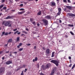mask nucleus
Instances as JSON below:
<instances>
[{"label":"nucleus","instance_id":"nucleus-1","mask_svg":"<svg viewBox=\"0 0 75 75\" xmlns=\"http://www.w3.org/2000/svg\"><path fill=\"white\" fill-rule=\"evenodd\" d=\"M2 25H4V26H8V27H11L12 25V21H4L2 23Z\"/></svg>","mask_w":75,"mask_h":75},{"label":"nucleus","instance_id":"nucleus-2","mask_svg":"<svg viewBox=\"0 0 75 75\" xmlns=\"http://www.w3.org/2000/svg\"><path fill=\"white\" fill-rule=\"evenodd\" d=\"M50 62H52V63H53V64H54L57 66H58V64L59 62V61L52 60L50 61Z\"/></svg>","mask_w":75,"mask_h":75},{"label":"nucleus","instance_id":"nucleus-3","mask_svg":"<svg viewBox=\"0 0 75 75\" xmlns=\"http://www.w3.org/2000/svg\"><path fill=\"white\" fill-rule=\"evenodd\" d=\"M49 67H50V64H47L45 67H44V65H42V68L43 69H47V68H48Z\"/></svg>","mask_w":75,"mask_h":75},{"label":"nucleus","instance_id":"nucleus-4","mask_svg":"<svg viewBox=\"0 0 75 75\" xmlns=\"http://www.w3.org/2000/svg\"><path fill=\"white\" fill-rule=\"evenodd\" d=\"M0 75L2 73V72H4V71H5V68L4 67H1L0 68Z\"/></svg>","mask_w":75,"mask_h":75},{"label":"nucleus","instance_id":"nucleus-5","mask_svg":"<svg viewBox=\"0 0 75 75\" xmlns=\"http://www.w3.org/2000/svg\"><path fill=\"white\" fill-rule=\"evenodd\" d=\"M42 21H43V23H44L45 25H47L48 24V22L47 20H46V19H43Z\"/></svg>","mask_w":75,"mask_h":75},{"label":"nucleus","instance_id":"nucleus-6","mask_svg":"<svg viewBox=\"0 0 75 75\" xmlns=\"http://www.w3.org/2000/svg\"><path fill=\"white\" fill-rule=\"evenodd\" d=\"M50 5L51 6H55L56 5L55 2H52L50 3Z\"/></svg>","mask_w":75,"mask_h":75},{"label":"nucleus","instance_id":"nucleus-7","mask_svg":"<svg viewBox=\"0 0 75 75\" xmlns=\"http://www.w3.org/2000/svg\"><path fill=\"white\" fill-rule=\"evenodd\" d=\"M45 18L46 19H48V20H50L51 18V17L50 16V15H47V16H46Z\"/></svg>","mask_w":75,"mask_h":75},{"label":"nucleus","instance_id":"nucleus-8","mask_svg":"<svg viewBox=\"0 0 75 75\" xmlns=\"http://www.w3.org/2000/svg\"><path fill=\"white\" fill-rule=\"evenodd\" d=\"M68 15L69 16H70L71 17H75V15L73 13H68Z\"/></svg>","mask_w":75,"mask_h":75},{"label":"nucleus","instance_id":"nucleus-9","mask_svg":"<svg viewBox=\"0 0 75 75\" xmlns=\"http://www.w3.org/2000/svg\"><path fill=\"white\" fill-rule=\"evenodd\" d=\"M11 63H12V62H11V61H8L6 62V65H8L9 64H11Z\"/></svg>","mask_w":75,"mask_h":75},{"label":"nucleus","instance_id":"nucleus-10","mask_svg":"<svg viewBox=\"0 0 75 75\" xmlns=\"http://www.w3.org/2000/svg\"><path fill=\"white\" fill-rule=\"evenodd\" d=\"M66 8H68V9H69L70 10H72V7L70 6H66Z\"/></svg>","mask_w":75,"mask_h":75},{"label":"nucleus","instance_id":"nucleus-11","mask_svg":"<svg viewBox=\"0 0 75 75\" xmlns=\"http://www.w3.org/2000/svg\"><path fill=\"white\" fill-rule=\"evenodd\" d=\"M12 18V17L10 16H8L5 18V19H10V18Z\"/></svg>","mask_w":75,"mask_h":75},{"label":"nucleus","instance_id":"nucleus-12","mask_svg":"<svg viewBox=\"0 0 75 75\" xmlns=\"http://www.w3.org/2000/svg\"><path fill=\"white\" fill-rule=\"evenodd\" d=\"M46 52L47 54H49L50 53V49H47L46 50Z\"/></svg>","mask_w":75,"mask_h":75},{"label":"nucleus","instance_id":"nucleus-13","mask_svg":"<svg viewBox=\"0 0 75 75\" xmlns=\"http://www.w3.org/2000/svg\"><path fill=\"white\" fill-rule=\"evenodd\" d=\"M12 41H13L12 38L10 39L8 41V42H12Z\"/></svg>","mask_w":75,"mask_h":75},{"label":"nucleus","instance_id":"nucleus-14","mask_svg":"<svg viewBox=\"0 0 75 75\" xmlns=\"http://www.w3.org/2000/svg\"><path fill=\"white\" fill-rule=\"evenodd\" d=\"M58 12L61 13L62 9L61 8H58Z\"/></svg>","mask_w":75,"mask_h":75},{"label":"nucleus","instance_id":"nucleus-15","mask_svg":"<svg viewBox=\"0 0 75 75\" xmlns=\"http://www.w3.org/2000/svg\"><path fill=\"white\" fill-rule=\"evenodd\" d=\"M25 11H22V12H19V14H23V13H25Z\"/></svg>","mask_w":75,"mask_h":75},{"label":"nucleus","instance_id":"nucleus-16","mask_svg":"<svg viewBox=\"0 0 75 75\" xmlns=\"http://www.w3.org/2000/svg\"><path fill=\"white\" fill-rule=\"evenodd\" d=\"M41 14V11H40L38 13L37 15H38V16H40Z\"/></svg>","mask_w":75,"mask_h":75},{"label":"nucleus","instance_id":"nucleus-17","mask_svg":"<svg viewBox=\"0 0 75 75\" xmlns=\"http://www.w3.org/2000/svg\"><path fill=\"white\" fill-rule=\"evenodd\" d=\"M61 13L58 12V13L56 14V16H60Z\"/></svg>","mask_w":75,"mask_h":75},{"label":"nucleus","instance_id":"nucleus-18","mask_svg":"<svg viewBox=\"0 0 75 75\" xmlns=\"http://www.w3.org/2000/svg\"><path fill=\"white\" fill-rule=\"evenodd\" d=\"M68 26L69 27H74V25L69 24L68 25Z\"/></svg>","mask_w":75,"mask_h":75},{"label":"nucleus","instance_id":"nucleus-19","mask_svg":"<svg viewBox=\"0 0 75 75\" xmlns=\"http://www.w3.org/2000/svg\"><path fill=\"white\" fill-rule=\"evenodd\" d=\"M4 6V4H2L0 6V9H1V8H2V7H3Z\"/></svg>","mask_w":75,"mask_h":75},{"label":"nucleus","instance_id":"nucleus-20","mask_svg":"<svg viewBox=\"0 0 75 75\" xmlns=\"http://www.w3.org/2000/svg\"><path fill=\"white\" fill-rule=\"evenodd\" d=\"M32 23L34 25H36V22L35 21L33 22Z\"/></svg>","mask_w":75,"mask_h":75},{"label":"nucleus","instance_id":"nucleus-21","mask_svg":"<svg viewBox=\"0 0 75 75\" xmlns=\"http://www.w3.org/2000/svg\"><path fill=\"white\" fill-rule=\"evenodd\" d=\"M75 67V63L74 65H73V66L72 67V68H71L72 69H74V67Z\"/></svg>","mask_w":75,"mask_h":75},{"label":"nucleus","instance_id":"nucleus-22","mask_svg":"<svg viewBox=\"0 0 75 75\" xmlns=\"http://www.w3.org/2000/svg\"><path fill=\"white\" fill-rule=\"evenodd\" d=\"M2 34L1 35V36H3V35H4V34H5V32L4 31L2 32Z\"/></svg>","mask_w":75,"mask_h":75},{"label":"nucleus","instance_id":"nucleus-23","mask_svg":"<svg viewBox=\"0 0 75 75\" xmlns=\"http://www.w3.org/2000/svg\"><path fill=\"white\" fill-rule=\"evenodd\" d=\"M23 50V48H20L19 49V51H21Z\"/></svg>","mask_w":75,"mask_h":75},{"label":"nucleus","instance_id":"nucleus-24","mask_svg":"<svg viewBox=\"0 0 75 75\" xmlns=\"http://www.w3.org/2000/svg\"><path fill=\"white\" fill-rule=\"evenodd\" d=\"M11 73L8 72L7 73V74L8 75H11Z\"/></svg>","mask_w":75,"mask_h":75},{"label":"nucleus","instance_id":"nucleus-25","mask_svg":"<svg viewBox=\"0 0 75 75\" xmlns=\"http://www.w3.org/2000/svg\"><path fill=\"white\" fill-rule=\"evenodd\" d=\"M37 60H38V58H37V57H36L35 58V61H37Z\"/></svg>","mask_w":75,"mask_h":75},{"label":"nucleus","instance_id":"nucleus-26","mask_svg":"<svg viewBox=\"0 0 75 75\" xmlns=\"http://www.w3.org/2000/svg\"><path fill=\"white\" fill-rule=\"evenodd\" d=\"M18 31H17L16 32H15L14 33V34L15 35V34H17V33H18Z\"/></svg>","mask_w":75,"mask_h":75},{"label":"nucleus","instance_id":"nucleus-27","mask_svg":"<svg viewBox=\"0 0 75 75\" xmlns=\"http://www.w3.org/2000/svg\"><path fill=\"white\" fill-rule=\"evenodd\" d=\"M34 21V19L33 18H32L30 19V21L31 22H33Z\"/></svg>","mask_w":75,"mask_h":75},{"label":"nucleus","instance_id":"nucleus-28","mask_svg":"<svg viewBox=\"0 0 75 75\" xmlns=\"http://www.w3.org/2000/svg\"><path fill=\"white\" fill-rule=\"evenodd\" d=\"M70 33H71V34L72 35H74V33H73L72 31H70Z\"/></svg>","mask_w":75,"mask_h":75},{"label":"nucleus","instance_id":"nucleus-29","mask_svg":"<svg viewBox=\"0 0 75 75\" xmlns=\"http://www.w3.org/2000/svg\"><path fill=\"white\" fill-rule=\"evenodd\" d=\"M18 41H19V37H18L17 38V40H16V42H17Z\"/></svg>","mask_w":75,"mask_h":75},{"label":"nucleus","instance_id":"nucleus-30","mask_svg":"<svg viewBox=\"0 0 75 75\" xmlns=\"http://www.w3.org/2000/svg\"><path fill=\"white\" fill-rule=\"evenodd\" d=\"M23 72L24 71H22V73L21 74V75H24V73H23Z\"/></svg>","mask_w":75,"mask_h":75},{"label":"nucleus","instance_id":"nucleus-31","mask_svg":"<svg viewBox=\"0 0 75 75\" xmlns=\"http://www.w3.org/2000/svg\"><path fill=\"white\" fill-rule=\"evenodd\" d=\"M22 33H25V34H27V32H25V31H23L22 32Z\"/></svg>","mask_w":75,"mask_h":75},{"label":"nucleus","instance_id":"nucleus-32","mask_svg":"<svg viewBox=\"0 0 75 75\" xmlns=\"http://www.w3.org/2000/svg\"><path fill=\"white\" fill-rule=\"evenodd\" d=\"M24 10V9L23 8H21L20 9V11H23Z\"/></svg>","mask_w":75,"mask_h":75},{"label":"nucleus","instance_id":"nucleus-33","mask_svg":"<svg viewBox=\"0 0 75 75\" xmlns=\"http://www.w3.org/2000/svg\"><path fill=\"white\" fill-rule=\"evenodd\" d=\"M3 10H6V7H4L3 8Z\"/></svg>","mask_w":75,"mask_h":75},{"label":"nucleus","instance_id":"nucleus-34","mask_svg":"<svg viewBox=\"0 0 75 75\" xmlns=\"http://www.w3.org/2000/svg\"><path fill=\"white\" fill-rule=\"evenodd\" d=\"M4 35H8V33H5Z\"/></svg>","mask_w":75,"mask_h":75},{"label":"nucleus","instance_id":"nucleus-35","mask_svg":"<svg viewBox=\"0 0 75 75\" xmlns=\"http://www.w3.org/2000/svg\"><path fill=\"white\" fill-rule=\"evenodd\" d=\"M63 2L64 3H67V0H63Z\"/></svg>","mask_w":75,"mask_h":75},{"label":"nucleus","instance_id":"nucleus-36","mask_svg":"<svg viewBox=\"0 0 75 75\" xmlns=\"http://www.w3.org/2000/svg\"><path fill=\"white\" fill-rule=\"evenodd\" d=\"M22 6H23V4H21L20 5V7H22Z\"/></svg>","mask_w":75,"mask_h":75},{"label":"nucleus","instance_id":"nucleus-37","mask_svg":"<svg viewBox=\"0 0 75 75\" xmlns=\"http://www.w3.org/2000/svg\"><path fill=\"white\" fill-rule=\"evenodd\" d=\"M21 45H22V43H21L19 44V46L20 47V46H21Z\"/></svg>","mask_w":75,"mask_h":75},{"label":"nucleus","instance_id":"nucleus-38","mask_svg":"<svg viewBox=\"0 0 75 75\" xmlns=\"http://www.w3.org/2000/svg\"><path fill=\"white\" fill-rule=\"evenodd\" d=\"M26 45H27L28 46H30V45H31V44H27Z\"/></svg>","mask_w":75,"mask_h":75},{"label":"nucleus","instance_id":"nucleus-39","mask_svg":"<svg viewBox=\"0 0 75 75\" xmlns=\"http://www.w3.org/2000/svg\"><path fill=\"white\" fill-rule=\"evenodd\" d=\"M59 23H62V21H61V20H59Z\"/></svg>","mask_w":75,"mask_h":75},{"label":"nucleus","instance_id":"nucleus-40","mask_svg":"<svg viewBox=\"0 0 75 75\" xmlns=\"http://www.w3.org/2000/svg\"><path fill=\"white\" fill-rule=\"evenodd\" d=\"M40 75H45V74L42 73H40Z\"/></svg>","mask_w":75,"mask_h":75},{"label":"nucleus","instance_id":"nucleus-41","mask_svg":"<svg viewBox=\"0 0 75 75\" xmlns=\"http://www.w3.org/2000/svg\"><path fill=\"white\" fill-rule=\"evenodd\" d=\"M5 1V0H2V1H1V3H4Z\"/></svg>","mask_w":75,"mask_h":75},{"label":"nucleus","instance_id":"nucleus-42","mask_svg":"<svg viewBox=\"0 0 75 75\" xmlns=\"http://www.w3.org/2000/svg\"><path fill=\"white\" fill-rule=\"evenodd\" d=\"M67 1L68 3H71V1H70V0H67Z\"/></svg>","mask_w":75,"mask_h":75},{"label":"nucleus","instance_id":"nucleus-43","mask_svg":"<svg viewBox=\"0 0 75 75\" xmlns=\"http://www.w3.org/2000/svg\"><path fill=\"white\" fill-rule=\"evenodd\" d=\"M72 64H70L69 66V67H72Z\"/></svg>","mask_w":75,"mask_h":75},{"label":"nucleus","instance_id":"nucleus-44","mask_svg":"<svg viewBox=\"0 0 75 75\" xmlns=\"http://www.w3.org/2000/svg\"><path fill=\"white\" fill-rule=\"evenodd\" d=\"M26 67L25 65L24 64L23 65V67H22V68H23V67Z\"/></svg>","mask_w":75,"mask_h":75},{"label":"nucleus","instance_id":"nucleus-45","mask_svg":"<svg viewBox=\"0 0 75 75\" xmlns=\"http://www.w3.org/2000/svg\"><path fill=\"white\" fill-rule=\"evenodd\" d=\"M26 71H27V69H25V70L24 71V72H26Z\"/></svg>","mask_w":75,"mask_h":75},{"label":"nucleus","instance_id":"nucleus-46","mask_svg":"<svg viewBox=\"0 0 75 75\" xmlns=\"http://www.w3.org/2000/svg\"><path fill=\"white\" fill-rule=\"evenodd\" d=\"M54 54H55V52H52V54L54 55Z\"/></svg>","mask_w":75,"mask_h":75},{"label":"nucleus","instance_id":"nucleus-47","mask_svg":"<svg viewBox=\"0 0 75 75\" xmlns=\"http://www.w3.org/2000/svg\"><path fill=\"white\" fill-rule=\"evenodd\" d=\"M3 51H0V54H2L3 53Z\"/></svg>","mask_w":75,"mask_h":75},{"label":"nucleus","instance_id":"nucleus-48","mask_svg":"<svg viewBox=\"0 0 75 75\" xmlns=\"http://www.w3.org/2000/svg\"><path fill=\"white\" fill-rule=\"evenodd\" d=\"M17 30V29H14V30H13V31H16V30Z\"/></svg>","mask_w":75,"mask_h":75},{"label":"nucleus","instance_id":"nucleus-49","mask_svg":"<svg viewBox=\"0 0 75 75\" xmlns=\"http://www.w3.org/2000/svg\"><path fill=\"white\" fill-rule=\"evenodd\" d=\"M69 59H71V57H69Z\"/></svg>","mask_w":75,"mask_h":75},{"label":"nucleus","instance_id":"nucleus-50","mask_svg":"<svg viewBox=\"0 0 75 75\" xmlns=\"http://www.w3.org/2000/svg\"><path fill=\"white\" fill-rule=\"evenodd\" d=\"M22 36H23V37H24V36H25V35L23 34H22Z\"/></svg>","mask_w":75,"mask_h":75},{"label":"nucleus","instance_id":"nucleus-51","mask_svg":"<svg viewBox=\"0 0 75 75\" xmlns=\"http://www.w3.org/2000/svg\"><path fill=\"white\" fill-rule=\"evenodd\" d=\"M9 56L10 57H12V54H9Z\"/></svg>","mask_w":75,"mask_h":75},{"label":"nucleus","instance_id":"nucleus-52","mask_svg":"<svg viewBox=\"0 0 75 75\" xmlns=\"http://www.w3.org/2000/svg\"><path fill=\"white\" fill-rule=\"evenodd\" d=\"M54 57V54H52L51 57Z\"/></svg>","mask_w":75,"mask_h":75},{"label":"nucleus","instance_id":"nucleus-53","mask_svg":"<svg viewBox=\"0 0 75 75\" xmlns=\"http://www.w3.org/2000/svg\"><path fill=\"white\" fill-rule=\"evenodd\" d=\"M36 46H35L34 47V48L35 50V49H36Z\"/></svg>","mask_w":75,"mask_h":75},{"label":"nucleus","instance_id":"nucleus-54","mask_svg":"<svg viewBox=\"0 0 75 75\" xmlns=\"http://www.w3.org/2000/svg\"><path fill=\"white\" fill-rule=\"evenodd\" d=\"M17 52H13V54H17Z\"/></svg>","mask_w":75,"mask_h":75},{"label":"nucleus","instance_id":"nucleus-55","mask_svg":"<svg viewBox=\"0 0 75 75\" xmlns=\"http://www.w3.org/2000/svg\"><path fill=\"white\" fill-rule=\"evenodd\" d=\"M25 29H26V30H27V31H28V30H29V29H28L27 28H26Z\"/></svg>","mask_w":75,"mask_h":75},{"label":"nucleus","instance_id":"nucleus-56","mask_svg":"<svg viewBox=\"0 0 75 75\" xmlns=\"http://www.w3.org/2000/svg\"><path fill=\"white\" fill-rule=\"evenodd\" d=\"M2 59H3V60H4V57H2Z\"/></svg>","mask_w":75,"mask_h":75},{"label":"nucleus","instance_id":"nucleus-57","mask_svg":"<svg viewBox=\"0 0 75 75\" xmlns=\"http://www.w3.org/2000/svg\"><path fill=\"white\" fill-rule=\"evenodd\" d=\"M8 52H9V51H8L6 52V54H8Z\"/></svg>","mask_w":75,"mask_h":75},{"label":"nucleus","instance_id":"nucleus-58","mask_svg":"<svg viewBox=\"0 0 75 75\" xmlns=\"http://www.w3.org/2000/svg\"><path fill=\"white\" fill-rule=\"evenodd\" d=\"M42 49H43V50H45V47H43Z\"/></svg>","mask_w":75,"mask_h":75},{"label":"nucleus","instance_id":"nucleus-59","mask_svg":"<svg viewBox=\"0 0 75 75\" xmlns=\"http://www.w3.org/2000/svg\"><path fill=\"white\" fill-rule=\"evenodd\" d=\"M56 1L58 2H59V0H56Z\"/></svg>","mask_w":75,"mask_h":75},{"label":"nucleus","instance_id":"nucleus-60","mask_svg":"<svg viewBox=\"0 0 75 75\" xmlns=\"http://www.w3.org/2000/svg\"><path fill=\"white\" fill-rule=\"evenodd\" d=\"M37 25L38 26H40V24L39 23H38Z\"/></svg>","mask_w":75,"mask_h":75},{"label":"nucleus","instance_id":"nucleus-61","mask_svg":"<svg viewBox=\"0 0 75 75\" xmlns=\"http://www.w3.org/2000/svg\"><path fill=\"white\" fill-rule=\"evenodd\" d=\"M35 59H33V62H35Z\"/></svg>","mask_w":75,"mask_h":75},{"label":"nucleus","instance_id":"nucleus-62","mask_svg":"<svg viewBox=\"0 0 75 75\" xmlns=\"http://www.w3.org/2000/svg\"><path fill=\"white\" fill-rule=\"evenodd\" d=\"M65 37H66V38H67V37H68V35H65Z\"/></svg>","mask_w":75,"mask_h":75},{"label":"nucleus","instance_id":"nucleus-63","mask_svg":"<svg viewBox=\"0 0 75 75\" xmlns=\"http://www.w3.org/2000/svg\"><path fill=\"white\" fill-rule=\"evenodd\" d=\"M15 11V10H12L11 11Z\"/></svg>","mask_w":75,"mask_h":75},{"label":"nucleus","instance_id":"nucleus-64","mask_svg":"<svg viewBox=\"0 0 75 75\" xmlns=\"http://www.w3.org/2000/svg\"><path fill=\"white\" fill-rule=\"evenodd\" d=\"M64 75H68V74L67 73H66Z\"/></svg>","mask_w":75,"mask_h":75}]
</instances>
